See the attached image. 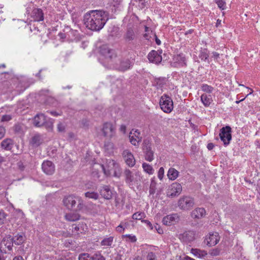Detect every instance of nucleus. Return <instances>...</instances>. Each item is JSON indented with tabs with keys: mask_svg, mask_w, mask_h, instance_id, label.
I'll return each mask as SVG.
<instances>
[{
	"mask_svg": "<svg viewBox=\"0 0 260 260\" xmlns=\"http://www.w3.org/2000/svg\"><path fill=\"white\" fill-rule=\"evenodd\" d=\"M108 19V13L103 10L91 11L84 16V22L86 27L93 31L101 30Z\"/></svg>",
	"mask_w": 260,
	"mask_h": 260,
	"instance_id": "obj_1",
	"label": "nucleus"
},
{
	"mask_svg": "<svg viewBox=\"0 0 260 260\" xmlns=\"http://www.w3.org/2000/svg\"><path fill=\"white\" fill-rule=\"evenodd\" d=\"M123 175L125 181L129 186L140 185L142 181V175L140 171H132L129 169H125Z\"/></svg>",
	"mask_w": 260,
	"mask_h": 260,
	"instance_id": "obj_2",
	"label": "nucleus"
},
{
	"mask_svg": "<svg viewBox=\"0 0 260 260\" xmlns=\"http://www.w3.org/2000/svg\"><path fill=\"white\" fill-rule=\"evenodd\" d=\"M63 205L68 209H73L77 203V209L80 210L83 206V201L81 198L76 194H70L64 197L62 201Z\"/></svg>",
	"mask_w": 260,
	"mask_h": 260,
	"instance_id": "obj_3",
	"label": "nucleus"
},
{
	"mask_svg": "<svg viewBox=\"0 0 260 260\" xmlns=\"http://www.w3.org/2000/svg\"><path fill=\"white\" fill-rule=\"evenodd\" d=\"M33 123L36 127L45 126L48 130H52L53 127V122L52 120H47L46 117L42 113L38 114L34 117Z\"/></svg>",
	"mask_w": 260,
	"mask_h": 260,
	"instance_id": "obj_4",
	"label": "nucleus"
},
{
	"mask_svg": "<svg viewBox=\"0 0 260 260\" xmlns=\"http://www.w3.org/2000/svg\"><path fill=\"white\" fill-rule=\"evenodd\" d=\"M100 53L104 57L105 61L111 64H113L116 59L117 54L116 51L110 49L108 46L104 45L100 48Z\"/></svg>",
	"mask_w": 260,
	"mask_h": 260,
	"instance_id": "obj_5",
	"label": "nucleus"
},
{
	"mask_svg": "<svg viewBox=\"0 0 260 260\" xmlns=\"http://www.w3.org/2000/svg\"><path fill=\"white\" fill-rule=\"evenodd\" d=\"M159 106L161 109L165 113H170L173 109V102L172 99L166 94L160 98Z\"/></svg>",
	"mask_w": 260,
	"mask_h": 260,
	"instance_id": "obj_6",
	"label": "nucleus"
},
{
	"mask_svg": "<svg viewBox=\"0 0 260 260\" xmlns=\"http://www.w3.org/2000/svg\"><path fill=\"white\" fill-rule=\"evenodd\" d=\"M232 129L230 126L222 127L220 129L219 137L224 146H228L232 140Z\"/></svg>",
	"mask_w": 260,
	"mask_h": 260,
	"instance_id": "obj_7",
	"label": "nucleus"
},
{
	"mask_svg": "<svg viewBox=\"0 0 260 260\" xmlns=\"http://www.w3.org/2000/svg\"><path fill=\"white\" fill-rule=\"evenodd\" d=\"M194 205V199L190 197L185 196L181 198L178 202L179 208L183 210H189Z\"/></svg>",
	"mask_w": 260,
	"mask_h": 260,
	"instance_id": "obj_8",
	"label": "nucleus"
},
{
	"mask_svg": "<svg viewBox=\"0 0 260 260\" xmlns=\"http://www.w3.org/2000/svg\"><path fill=\"white\" fill-rule=\"evenodd\" d=\"M182 191V186L178 182H174L170 185L167 191V196L174 198L179 196Z\"/></svg>",
	"mask_w": 260,
	"mask_h": 260,
	"instance_id": "obj_9",
	"label": "nucleus"
},
{
	"mask_svg": "<svg viewBox=\"0 0 260 260\" xmlns=\"http://www.w3.org/2000/svg\"><path fill=\"white\" fill-rule=\"evenodd\" d=\"M143 150L145 159L149 162L152 161L154 159V152L152 150L151 144L149 141L144 142Z\"/></svg>",
	"mask_w": 260,
	"mask_h": 260,
	"instance_id": "obj_10",
	"label": "nucleus"
},
{
	"mask_svg": "<svg viewBox=\"0 0 260 260\" xmlns=\"http://www.w3.org/2000/svg\"><path fill=\"white\" fill-rule=\"evenodd\" d=\"M124 41L128 44L132 43L137 39V35L133 27H128L126 28L123 37Z\"/></svg>",
	"mask_w": 260,
	"mask_h": 260,
	"instance_id": "obj_11",
	"label": "nucleus"
},
{
	"mask_svg": "<svg viewBox=\"0 0 260 260\" xmlns=\"http://www.w3.org/2000/svg\"><path fill=\"white\" fill-rule=\"evenodd\" d=\"M220 240V237L217 232H210L206 236L205 242L206 244L211 247L217 244Z\"/></svg>",
	"mask_w": 260,
	"mask_h": 260,
	"instance_id": "obj_12",
	"label": "nucleus"
},
{
	"mask_svg": "<svg viewBox=\"0 0 260 260\" xmlns=\"http://www.w3.org/2000/svg\"><path fill=\"white\" fill-rule=\"evenodd\" d=\"M102 132L105 137L112 138L115 134V128L112 123L106 122L104 124Z\"/></svg>",
	"mask_w": 260,
	"mask_h": 260,
	"instance_id": "obj_13",
	"label": "nucleus"
},
{
	"mask_svg": "<svg viewBox=\"0 0 260 260\" xmlns=\"http://www.w3.org/2000/svg\"><path fill=\"white\" fill-rule=\"evenodd\" d=\"M133 63V61L128 57H121L119 60V64L116 63L117 69L121 71H125L129 69Z\"/></svg>",
	"mask_w": 260,
	"mask_h": 260,
	"instance_id": "obj_14",
	"label": "nucleus"
},
{
	"mask_svg": "<svg viewBox=\"0 0 260 260\" xmlns=\"http://www.w3.org/2000/svg\"><path fill=\"white\" fill-rule=\"evenodd\" d=\"M122 156L126 165L129 167H133L136 164V160L133 154L128 150H124Z\"/></svg>",
	"mask_w": 260,
	"mask_h": 260,
	"instance_id": "obj_15",
	"label": "nucleus"
},
{
	"mask_svg": "<svg viewBox=\"0 0 260 260\" xmlns=\"http://www.w3.org/2000/svg\"><path fill=\"white\" fill-rule=\"evenodd\" d=\"M43 171L47 175H52L55 172V166L50 160L44 161L42 164Z\"/></svg>",
	"mask_w": 260,
	"mask_h": 260,
	"instance_id": "obj_16",
	"label": "nucleus"
},
{
	"mask_svg": "<svg viewBox=\"0 0 260 260\" xmlns=\"http://www.w3.org/2000/svg\"><path fill=\"white\" fill-rule=\"evenodd\" d=\"M101 196L106 200H110L112 198V191L108 185H103L99 189Z\"/></svg>",
	"mask_w": 260,
	"mask_h": 260,
	"instance_id": "obj_17",
	"label": "nucleus"
},
{
	"mask_svg": "<svg viewBox=\"0 0 260 260\" xmlns=\"http://www.w3.org/2000/svg\"><path fill=\"white\" fill-rule=\"evenodd\" d=\"M179 220V217L177 214H172L164 217L162 223L166 225H171L178 222Z\"/></svg>",
	"mask_w": 260,
	"mask_h": 260,
	"instance_id": "obj_18",
	"label": "nucleus"
},
{
	"mask_svg": "<svg viewBox=\"0 0 260 260\" xmlns=\"http://www.w3.org/2000/svg\"><path fill=\"white\" fill-rule=\"evenodd\" d=\"M31 17L35 21H42L44 20V13L40 8H34L31 13Z\"/></svg>",
	"mask_w": 260,
	"mask_h": 260,
	"instance_id": "obj_19",
	"label": "nucleus"
},
{
	"mask_svg": "<svg viewBox=\"0 0 260 260\" xmlns=\"http://www.w3.org/2000/svg\"><path fill=\"white\" fill-rule=\"evenodd\" d=\"M180 239L186 243H190L195 239V232L188 231L180 235Z\"/></svg>",
	"mask_w": 260,
	"mask_h": 260,
	"instance_id": "obj_20",
	"label": "nucleus"
},
{
	"mask_svg": "<svg viewBox=\"0 0 260 260\" xmlns=\"http://www.w3.org/2000/svg\"><path fill=\"white\" fill-rule=\"evenodd\" d=\"M148 59L150 62L156 64L160 63L162 60L161 56L158 54L157 51L152 50L148 55Z\"/></svg>",
	"mask_w": 260,
	"mask_h": 260,
	"instance_id": "obj_21",
	"label": "nucleus"
},
{
	"mask_svg": "<svg viewBox=\"0 0 260 260\" xmlns=\"http://www.w3.org/2000/svg\"><path fill=\"white\" fill-rule=\"evenodd\" d=\"M140 133L138 130H135L133 133L131 132L129 133V140L131 144L134 146L138 145L139 142L141 141V137L140 136Z\"/></svg>",
	"mask_w": 260,
	"mask_h": 260,
	"instance_id": "obj_22",
	"label": "nucleus"
},
{
	"mask_svg": "<svg viewBox=\"0 0 260 260\" xmlns=\"http://www.w3.org/2000/svg\"><path fill=\"white\" fill-rule=\"evenodd\" d=\"M87 230V227L86 224L81 222L78 224H74L73 225L72 232L75 234L79 235L80 234L84 233Z\"/></svg>",
	"mask_w": 260,
	"mask_h": 260,
	"instance_id": "obj_23",
	"label": "nucleus"
},
{
	"mask_svg": "<svg viewBox=\"0 0 260 260\" xmlns=\"http://www.w3.org/2000/svg\"><path fill=\"white\" fill-rule=\"evenodd\" d=\"M93 169L96 170L95 172L98 175V177H99V174L101 172H103L106 176H109L110 175V169L109 168L106 169L105 167L102 164L98 163L94 164L93 166Z\"/></svg>",
	"mask_w": 260,
	"mask_h": 260,
	"instance_id": "obj_24",
	"label": "nucleus"
},
{
	"mask_svg": "<svg viewBox=\"0 0 260 260\" xmlns=\"http://www.w3.org/2000/svg\"><path fill=\"white\" fill-rule=\"evenodd\" d=\"M206 215V211L204 208H196L191 213V216L193 219H200Z\"/></svg>",
	"mask_w": 260,
	"mask_h": 260,
	"instance_id": "obj_25",
	"label": "nucleus"
},
{
	"mask_svg": "<svg viewBox=\"0 0 260 260\" xmlns=\"http://www.w3.org/2000/svg\"><path fill=\"white\" fill-rule=\"evenodd\" d=\"M174 60L175 63H176V66L178 67H186L187 65L186 57L183 54L177 55L175 57Z\"/></svg>",
	"mask_w": 260,
	"mask_h": 260,
	"instance_id": "obj_26",
	"label": "nucleus"
},
{
	"mask_svg": "<svg viewBox=\"0 0 260 260\" xmlns=\"http://www.w3.org/2000/svg\"><path fill=\"white\" fill-rule=\"evenodd\" d=\"M14 146L13 140L10 138H6L3 140L1 143V146L5 150H11Z\"/></svg>",
	"mask_w": 260,
	"mask_h": 260,
	"instance_id": "obj_27",
	"label": "nucleus"
},
{
	"mask_svg": "<svg viewBox=\"0 0 260 260\" xmlns=\"http://www.w3.org/2000/svg\"><path fill=\"white\" fill-rule=\"evenodd\" d=\"M11 239L13 243L17 245H20L22 244L25 240V237L24 234L21 233L20 234H18L13 237H11Z\"/></svg>",
	"mask_w": 260,
	"mask_h": 260,
	"instance_id": "obj_28",
	"label": "nucleus"
},
{
	"mask_svg": "<svg viewBox=\"0 0 260 260\" xmlns=\"http://www.w3.org/2000/svg\"><path fill=\"white\" fill-rule=\"evenodd\" d=\"M179 172L175 168H170L167 173V176L169 180L174 181L179 176Z\"/></svg>",
	"mask_w": 260,
	"mask_h": 260,
	"instance_id": "obj_29",
	"label": "nucleus"
},
{
	"mask_svg": "<svg viewBox=\"0 0 260 260\" xmlns=\"http://www.w3.org/2000/svg\"><path fill=\"white\" fill-rule=\"evenodd\" d=\"M191 252L195 256L200 258H204L207 255V252L206 251L197 248H192L191 250Z\"/></svg>",
	"mask_w": 260,
	"mask_h": 260,
	"instance_id": "obj_30",
	"label": "nucleus"
},
{
	"mask_svg": "<svg viewBox=\"0 0 260 260\" xmlns=\"http://www.w3.org/2000/svg\"><path fill=\"white\" fill-rule=\"evenodd\" d=\"M80 218V215L77 213L70 212L65 215L66 219L69 221H75L79 220Z\"/></svg>",
	"mask_w": 260,
	"mask_h": 260,
	"instance_id": "obj_31",
	"label": "nucleus"
},
{
	"mask_svg": "<svg viewBox=\"0 0 260 260\" xmlns=\"http://www.w3.org/2000/svg\"><path fill=\"white\" fill-rule=\"evenodd\" d=\"M114 237L104 238L101 242V245L106 247H111L113 243Z\"/></svg>",
	"mask_w": 260,
	"mask_h": 260,
	"instance_id": "obj_32",
	"label": "nucleus"
},
{
	"mask_svg": "<svg viewBox=\"0 0 260 260\" xmlns=\"http://www.w3.org/2000/svg\"><path fill=\"white\" fill-rule=\"evenodd\" d=\"M42 142L41 136L40 134H36L31 138L30 144L34 146H38Z\"/></svg>",
	"mask_w": 260,
	"mask_h": 260,
	"instance_id": "obj_33",
	"label": "nucleus"
},
{
	"mask_svg": "<svg viewBox=\"0 0 260 260\" xmlns=\"http://www.w3.org/2000/svg\"><path fill=\"white\" fill-rule=\"evenodd\" d=\"M201 100L204 106L206 107H209L212 102L211 95L206 94H203L201 96Z\"/></svg>",
	"mask_w": 260,
	"mask_h": 260,
	"instance_id": "obj_34",
	"label": "nucleus"
},
{
	"mask_svg": "<svg viewBox=\"0 0 260 260\" xmlns=\"http://www.w3.org/2000/svg\"><path fill=\"white\" fill-rule=\"evenodd\" d=\"M142 168L144 171L149 175H152L154 173V169L152 167L148 164L143 162L142 164Z\"/></svg>",
	"mask_w": 260,
	"mask_h": 260,
	"instance_id": "obj_35",
	"label": "nucleus"
},
{
	"mask_svg": "<svg viewBox=\"0 0 260 260\" xmlns=\"http://www.w3.org/2000/svg\"><path fill=\"white\" fill-rule=\"evenodd\" d=\"M3 242L5 246L8 248V250L11 251L12 250L13 243L11 239V236L7 239L4 240Z\"/></svg>",
	"mask_w": 260,
	"mask_h": 260,
	"instance_id": "obj_36",
	"label": "nucleus"
},
{
	"mask_svg": "<svg viewBox=\"0 0 260 260\" xmlns=\"http://www.w3.org/2000/svg\"><path fill=\"white\" fill-rule=\"evenodd\" d=\"M86 198L93 200H97L99 198V194L97 192L87 191L85 193Z\"/></svg>",
	"mask_w": 260,
	"mask_h": 260,
	"instance_id": "obj_37",
	"label": "nucleus"
},
{
	"mask_svg": "<svg viewBox=\"0 0 260 260\" xmlns=\"http://www.w3.org/2000/svg\"><path fill=\"white\" fill-rule=\"evenodd\" d=\"M201 89L203 91L207 92L208 93H212L214 89L213 87L207 84H203L201 85Z\"/></svg>",
	"mask_w": 260,
	"mask_h": 260,
	"instance_id": "obj_38",
	"label": "nucleus"
},
{
	"mask_svg": "<svg viewBox=\"0 0 260 260\" xmlns=\"http://www.w3.org/2000/svg\"><path fill=\"white\" fill-rule=\"evenodd\" d=\"M145 217V214L143 212H136L132 216L133 219L135 220H141Z\"/></svg>",
	"mask_w": 260,
	"mask_h": 260,
	"instance_id": "obj_39",
	"label": "nucleus"
},
{
	"mask_svg": "<svg viewBox=\"0 0 260 260\" xmlns=\"http://www.w3.org/2000/svg\"><path fill=\"white\" fill-rule=\"evenodd\" d=\"M215 2L218 8L221 10L226 9V3L224 0H215Z\"/></svg>",
	"mask_w": 260,
	"mask_h": 260,
	"instance_id": "obj_40",
	"label": "nucleus"
},
{
	"mask_svg": "<svg viewBox=\"0 0 260 260\" xmlns=\"http://www.w3.org/2000/svg\"><path fill=\"white\" fill-rule=\"evenodd\" d=\"M91 255L87 253H83L79 254V260H91Z\"/></svg>",
	"mask_w": 260,
	"mask_h": 260,
	"instance_id": "obj_41",
	"label": "nucleus"
},
{
	"mask_svg": "<svg viewBox=\"0 0 260 260\" xmlns=\"http://www.w3.org/2000/svg\"><path fill=\"white\" fill-rule=\"evenodd\" d=\"M91 260H105V258L100 253L98 252L91 255Z\"/></svg>",
	"mask_w": 260,
	"mask_h": 260,
	"instance_id": "obj_42",
	"label": "nucleus"
},
{
	"mask_svg": "<svg viewBox=\"0 0 260 260\" xmlns=\"http://www.w3.org/2000/svg\"><path fill=\"white\" fill-rule=\"evenodd\" d=\"M156 183L154 181L152 180L150 183L149 188V194H153L155 192Z\"/></svg>",
	"mask_w": 260,
	"mask_h": 260,
	"instance_id": "obj_43",
	"label": "nucleus"
},
{
	"mask_svg": "<svg viewBox=\"0 0 260 260\" xmlns=\"http://www.w3.org/2000/svg\"><path fill=\"white\" fill-rule=\"evenodd\" d=\"M128 238L129 241L131 242H135L137 241V238L134 235H132L129 234L123 235L122 236V238L123 239L124 238Z\"/></svg>",
	"mask_w": 260,
	"mask_h": 260,
	"instance_id": "obj_44",
	"label": "nucleus"
},
{
	"mask_svg": "<svg viewBox=\"0 0 260 260\" xmlns=\"http://www.w3.org/2000/svg\"><path fill=\"white\" fill-rule=\"evenodd\" d=\"M208 57L209 55L205 51H202L199 55L200 58L204 61H206L207 60H208Z\"/></svg>",
	"mask_w": 260,
	"mask_h": 260,
	"instance_id": "obj_45",
	"label": "nucleus"
},
{
	"mask_svg": "<svg viewBox=\"0 0 260 260\" xmlns=\"http://www.w3.org/2000/svg\"><path fill=\"white\" fill-rule=\"evenodd\" d=\"M57 129L58 132L63 133L65 132L66 126L62 122H59L57 124Z\"/></svg>",
	"mask_w": 260,
	"mask_h": 260,
	"instance_id": "obj_46",
	"label": "nucleus"
},
{
	"mask_svg": "<svg viewBox=\"0 0 260 260\" xmlns=\"http://www.w3.org/2000/svg\"><path fill=\"white\" fill-rule=\"evenodd\" d=\"M124 253L123 249L122 250H120L115 257V260H122L123 257H124Z\"/></svg>",
	"mask_w": 260,
	"mask_h": 260,
	"instance_id": "obj_47",
	"label": "nucleus"
},
{
	"mask_svg": "<svg viewBox=\"0 0 260 260\" xmlns=\"http://www.w3.org/2000/svg\"><path fill=\"white\" fill-rule=\"evenodd\" d=\"M146 258L147 260H157L155 253L152 252H150L148 253Z\"/></svg>",
	"mask_w": 260,
	"mask_h": 260,
	"instance_id": "obj_48",
	"label": "nucleus"
},
{
	"mask_svg": "<svg viewBox=\"0 0 260 260\" xmlns=\"http://www.w3.org/2000/svg\"><path fill=\"white\" fill-rule=\"evenodd\" d=\"M165 170L163 167H160L158 172V178L161 180L164 177Z\"/></svg>",
	"mask_w": 260,
	"mask_h": 260,
	"instance_id": "obj_49",
	"label": "nucleus"
},
{
	"mask_svg": "<svg viewBox=\"0 0 260 260\" xmlns=\"http://www.w3.org/2000/svg\"><path fill=\"white\" fill-rule=\"evenodd\" d=\"M6 215L4 212L0 211V224L4 223L6 219Z\"/></svg>",
	"mask_w": 260,
	"mask_h": 260,
	"instance_id": "obj_50",
	"label": "nucleus"
},
{
	"mask_svg": "<svg viewBox=\"0 0 260 260\" xmlns=\"http://www.w3.org/2000/svg\"><path fill=\"white\" fill-rule=\"evenodd\" d=\"M12 119V117L10 115H3L2 118V121H9Z\"/></svg>",
	"mask_w": 260,
	"mask_h": 260,
	"instance_id": "obj_51",
	"label": "nucleus"
},
{
	"mask_svg": "<svg viewBox=\"0 0 260 260\" xmlns=\"http://www.w3.org/2000/svg\"><path fill=\"white\" fill-rule=\"evenodd\" d=\"M6 129L4 127L0 126V140L2 139L5 135Z\"/></svg>",
	"mask_w": 260,
	"mask_h": 260,
	"instance_id": "obj_52",
	"label": "nucleus"
},
{
	"mask_svg": "<svg viewBox=\"0 0 260 260\" xmlns=\"http://www.w3.org/2000/svg\"><path fill=\"white\" fill-rule=\"evenodd\" d=\"M209 253L212 256H217L219 254V250L218 249H213L211 250Z\"/></svg>",
	"mask_w": 260,
	"mask_h": 260,
	"instance_id": "obj_53",
	"label": "nucleus"
},
{
	"mask_svg": "<svg viewBox=\"0 0 260 260\" xmlns=\"http://www.w3.org/2000/svg\"><path fill=\"white\" fill-rule=\"evenodd\" d=\"M142 222H144L145 223H146L147 226L150 229V230H152L153 229V225L152 224V223L149 221V220H142Z\"/></svg>",
	"mask_w": 260,
	"mask_h": 260,
	"instance_id": "obj_54",
	"label": "nucleus"
},
{
	"mask_svg": "<svg viewBox=\"0 0 260 260\" xmlns=\"http://www.w3.org/2000/svg\"><path fill=\"white\" fill-rule=\"evenodd\" d=\"M32 8L34 9V5L31 3H30L28 5V6L26 8V13L27 14L30 13V12Z\"/></svg>",
	"mask_w": 260,
	"mask_h": 260,
	"instance_id": "obj_55",
	"label": "nucleus"
},
{
	"mask_svg": "<svg viewBox=\"0 0 260 260\" xmlns=\"http://www.w3.org/2000/svg\"><path fill=\"white\" fill-rule=\"evenodd\" d=\"M120 225L121 226V228L123 229V230L124 231L125 229H127L128 225V223L126 222H121L120 224Z\"/></svg>",
	"mask_w": 260,
	"mask_h": 260,
	"instance_id": "obj_56",
	"label": "nucleus"
},
{
	"mask_svg": "<svg viewBox=\"0 0 260 260\" xmlns=\"http://www.w3.org/2000/svg\"><path fill=\"white\" fill-rule=\"evenodd\" d=\"M126 127L124 124H121L120 125L119 130L121 132H122L123 134H125L126 133Z\"/></svg>",
	"mask_w": 260,
	"mask_h": 260,
	"instance_id": "obj_57",
	"label": "nucleus"
},
{
	"mask_svg": "<svg viewBox=\"0 0 260 260\" xmlns=\"http://www.w3.org/2000/svg\"><path fill=\"white\" fill-rule=\"evenodd\" d=\"M213 57L214 58V60L216 61H218V58H219V54L216 52H212Z\"/></svg>",
	"mask_w": 260,
	"mask_h": 260,
	"instance_id": "obj_58",
	"label": "nucleus"
},
{
	"mask_svg": "<svg viewBox=\"0 0 260 260\" xmlns=\"http://www.w3.org/2000/svg\"><path fill=\"white\" fill-rule=\"evenodd\" d=\"M116 230L117 232H119V233H122L124 232V230L123 229L121 228V226L119 225H118L116 228Z\"/></svg>",
	"mask_w": 260,
	"mask_h": 260,
	"instance_id": "obj_59",
	"label": "nucleus"
},
{
	"mask_svg": "<svg viewBox=\"0 0 260 260\" xmlns=\"http://www.w3.org/2000/svg\"><path fill=\"white\" fill-rule=\"evenodd\" d=\"M153 36L155 37V42H156V44H157V45H160V44H161V41H160V40H159V39L157 38V36H156V34H153Z\"/></svg>",
	"mask_w": 260,
	"mask_h": 260,
	"instance_id": "obj_60",
	"label": "nucleus"
},
{
	"mask_svg": "<svg viewBox=\"0 0 260 260\" xmlns=\"http://www.w3.org/2000/svg\"><path fill=\"white\" fill-rule=\"evenodd\" d=\"M139 2V7H140L141 8H143L145 7V2L144 1H138Z\"/></svg>",
	"mask_w": 260,
	"mask_h": 260,
	"instance_id": "obj_61",
	"label": "nucleus"
},
{
	"mask_svg": "<svg viewBox=\"0 0 260 260\" xmlns=\"http://www.w3.org/2000/svg\"><path fill=\"white\" fill-rule=\"evenodd\" d=\"M214 147V145L213 143H210L207 145V148L208 150H212Z\"/></svg>",
	"mask_w": 260,
	"mask_h": 260,
	"instance_id": "obj_62",
	"label": "nucleus"
},
{
	"mask_svg": "<svg viewBox=\"0 0 260 260\" xmlns=\"http://www.w3.org/2000/svg\"><path fill=\"white\" fill-rule=\"evenodd\" d=\"M48 113H49L50 114H51L53 116H58L59 114L55 111H47Z\"/></svg>",
	"mask_w": 260,
	"mask_h": 260,
	"instance_id": "obj_63",
	"label": "nucleus"
},
{
	"mask_svg": "<svg viewBox=\"0 0 260 260\" xmlns=\"http://www.w3.org/2000/svg\"><path fill=\"white\" fill-rule=\"evenodd\" d=\"M13 260H24V259L21 256H17L13 258Z\"/></svg>",
	"mask_w": 260,
	"mask_h": 260,
	"instance_id": "obj_64",
	"label": "nucleus"
}]
</instances>
